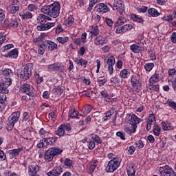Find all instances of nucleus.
I'll return each mask as SVG.
<instances>
[{
	"instance_id": "f257e3e1",
	"label": "nucleus",
	"mask_w": 176,
	"mask_h": 176,
	"mask_svg": "<svg viewBox=\"0 0 176 176\" xmlns=\"http://www.w3.org/2000/svg\"><path fill=\"white\" fill-rule=\"evenodd\" d=\"M60 9H61L60 4L58 2L55 1L50 6L42 7L41 12L44 13V14H47V16L53 17V19H57L60 16Z\"/></svg>"
},
{
	"instance_id": "f03ea898",
	"label": "nucleus",
	"mask_w": 176,
	"mask_h": 176,
	"mask_svg": "<svg viewBox=\"0 0 176 176\" xmlns=\"http://www.w3.org/2000/svg\"><path fill=\"white\" fill-rule=\"evenodd\" d=\"M32 75V64L28 63L25 66H23L17 71V76L21 78V80L25 82L31 78Z\"/></svg>"
},
{
	"instance_id": "7ed1b4c3",
	"label": "nucleus",
	"mask_w": 176,
	"mask_h": 176,
	"mask_svg": "<svg viewBox=\"0 0 176 176\" xmlns=\"http://www.w3.org/2000/svg\"><path fill=\"white\" fill-rule=\"evenodd\" d=\"M63 153V149L57 147L50 148L45 152L44 159L50 162L53 160L54 156L61 155Z\"/></svg>"
},
{
	"instance_id": "20e7f679",
	"label": "nucleus",
	"mask_w": 176,
	"mask_h": 176,
	"mask_svg": "<svg viewBox=\"0 0 176 176\" xmlns=\"http://www.w3.org/2000/svg\"><path fill=\"white\" fill-rule=\"evenodd\" d=\"M120 163H122V159L120 158H113V160H110L106 167V172L115 173L119 168Z\"/></svg>"
},
{
	"instance_id": "39448f33",
	"label": "nucleus",
	"mask_w": 176,
	"mask_h": 176,
	"mask_svg": "<svg viewBox=\"0 0 176 176\" xmlns=\"http://www.w3.org/2000/svg\"><path fill=\"white\" fill-rule=\"evenodd\" d=\"M19 118H20V111H16L13 113L7 121V125L9 126L10 130H12L14 126V124L19 122Z\"/></svg>"
},
{
	"instance_id": "423d86ee",
	"label": "nucleus",
	"mask_w": 176,
	"mask_h": 176,
	"mask_svg": "<svg viewBox=\"0 0 176 176\" xmlns=\"http://www.w3.org/2000/svg\"><path fill=\"white\" fill-rule=\"evenodd\" d=\"M56 141H57V137L43 138V140H40V142L37 144V148H43V146L53 145Z\"/></svg>"
},
{
	"instance_id": "0eeeda50",
	"label": "nucleus",
	"mask_w": 176,
	"mask_h": 176,
	"mask_svg": "<svg viewBox=\"0 0 176 176\" xmlns=\"http://www.w3.org/2000/svg\"><path fill=\"white\" fill-rule=\"evenodd\" d=\"M113 65H115V57L111 56L108 58L104 66L105 68H108L109 75H112L113 74Z\"/></svg>"
},
{
	"instance_id": "6e6552de",
	"label": "nucleus",
	"mask_w": 176,
	"mask_h": 176,
	"mask_svg": "<svg viewBox=\"0 0 176 176\" xmlns=\"http://www.w3.org/2000/svg\"><path fill=\"white\" fill-rule=\"evenodd\" d=\"M43 45L47 49V50H50V52H53V50H57V49H58L57 44L50 40L43 41Z\"/></svg>"
},
{
	"instance_id": "1a4fd4ad",
	"label": "nucleus",
	"mask_w": 176,
	"mask_h": 176,
	"mask_svg": "<svg viewBox=\"0 0 176 176\" xmlns=\"http://www.w3.org/2000/svg\"><path fill=\"white\" fill-rule=\"evenodd\" d=\"M173 171V168L168 166V165H166L160 168V175L171 176Z\"/></svg>"
},
{
	"instance_id": "9d476101",
	"label": "nucleus",
	"mask_w": 176,
	"mask_h": 176,
	"mask_svg": "<svg viewBox=\"0 0 176 176\" xmlns=\"http://www.w3.org/2000/svg\"><path fill=\"white\" fill-rule=\"evenodd\" d=\"M173 171V168L168 166V165H166L160 168V175L171 176Z\"/></svg>"
},
{
	"instance_id": "9b49d317",
	"label": "nucleus",
	"mask_w": 176,
	"mask_h": 176,
	"mask_svg": "<svg viewBox=\"0 0 176 176\" xmlns=\"http://www.w3.org/2000/svg\"><path fill=\"white\" fill-rule=\"evenodd\" d=\"M95 9L96 12H98V13H100L101 14H104V13H108L111 10L108 8V6H107L104 3H100L98 4Z\"/></svg>"
},
{
	"instance_id": "f8f14e48",
	"label": "nucleus",
	"mask_w": 176,
	"mask_h": 176,
	"mask_svg": "<svg viewBox=\"0 0 176 176\" xmlns=\"http://www.w3.org/2000/svg\"><path fill=\"white\" fill-rule=\"evenodd\" d=\"M48 69L51 71H60V72H64V65L60 63H55L48 65Z\"/></svg>"
},
{
	"instance_id": "ddd939ff",
	"label": "nucleus",
	"mask_w": 176,
	"mask_h": 176,
	"mask_svg": "<svg viewBox=\"0 0 176 176\" xmlns=\"http://www.w3.org/2000/svg\"><path fill=\"white\" fill-rule=\"evenodd\" d=\"M152 124H156V117L155 114H150L147 120L146 130L149 131L152 129Z\"/></svg>"
},
{
	"instance_id": "4468645a",
	"label": "nucleus",
	"mask_w": 176,
	"mask_h": 176,
	"mask_svg": "<svg viewBox=\"0 0 176 176\" xmlns=\"http://www.w3.org/2000/svg\"><path fill=\"white\" fill-rule=\"evenodd\" d=\"M22 151H23L22 147L10 150L8 152L10 159H14V157H17V156H19V155H20V152H22Z\"/></svg>"
},
{
	"instance_id": "2eb2a0df",
	"label": "nucleus",
	"mask_w": 176,
	"mask_h": 176,
	"mask_svg": "<svg viewBox=\"0 0 176 176\" xmlns=\"http://www.w3.org/2000/svg\"><path fill=\"white\" fill-rule=\"evenodd\" d=\"M21 90L28 96H34V91L28 84H23L22 87H21Z\"/></svg>"
},
{
	"instance_id": "dca6fc26",
	"label": "nucleus",
	"mask_w": 176,
	"mask_h": 176,
	"mask_svg": "<svg viewBox=\"0 0 176 176\" xmlns=\"http://www.w3.org/2000/svg\"><path fill=\"white\" fill-rule=\"evenodd\" d=\"M131 83L132 87H135V89H139L141 87V80L137 79L135 76H132L131 79Z\"/></svg>"
},
{
	"instance_id": "f3484780",
	"label": "nucleus",
	"mask_w": 176,
	"mask_h": 176,
	"mask_svg": "<svg viewBox=\"0 0 176 176\" xmlns=\"http://www.w3.org/2000/svg\"><path fill=\"white\" fill-rule=\"evenodd\" d=\"M63 173V168L61 166L54 167L53 170L47 173L48 176H60Z\"/></svg>"
},
{
	"instance_id": "a211bd4d",
	"label": "nucleus",
	"mask_w": 176,
	"mask_h": 176,
	"mask_svg": "<svg viewBox=\"0 0 176 176\" xmlns=\"http://www.w3.org/2000/svg\"><path fill=\"white\" fill-rule=\"evenodd\" d=\"M141 122V119L138 118L135 114H133L129 120V124L137 129V124Z\"/></svg>"
},
{
	"instance_id": "6ab92c4d",
	"label": "nucleus",
	"mask_w": 176,
	"mask_h": 176,
	"mask_svg": "<svg viewBox=\"0 0 176 176\" xmlns=\"http://www.w3.org/2000/svg\"><path fill=\"white\" fill-rule=\"evenodd\" d=\"M28 171L30 174H32V176L36 175V173L39 171V166L35 164H32L29 166Z\"/></svg>"
},
{
	"instance_id": "aec40b11",
	"label": "nucleus",
	"mask_w": 176,
	"mask_h": 176,
	"mask_svg": "<svg viewBox=\"0 0 176 176\" xmlns=\"http://www.w3.org/2000/svg\"><path fill=\"white\" fill-rule=\"evenodd\" d=\"M161 124H162V130H164V131H168V130H174V126H173V124L168 122L163 121Z\"/></svg>"
},
{
	"instance_id": "412c9836",
	"label": "nucleus",
	"mask_w": 176,
	"mask_h": 176,
	"mask_svg": "<svg viewBox=\"0 0 176 176\" xmlns=\"http://www.w3.org/2000/svg\"><path fill=\"white\" fill-rule=\"evenodd\" d=\"M96 167H97V160H94L88 164L87 170L89 171V174H91V173H94Z\"/></svg>"
},
{
	"instance_id": "4be33fe9",
	"label": "nucleus",
	"mask_w": 176,
	"mask_h": 176,
	"mask_svg": "<svg viewBox=\"0 0 176 176\" xmlns=\"http://www.w3.org/2000/svg\"><path fill=\"white\" fill-rule=\"evenodd\" d=\"M74 63L78 64V65H80L81 67H83V65H85V67H86V65H87V60H86L80 57L75 58Z\"/></svg>"
},
{
	"instance_id": "5701e85b",
	"label": "nucleus",
	"mask_w": 176,
	"mask_h": 176,
	"mask_svg": "<svg viewBox=\"0 0 176 176\" xmlns=\"http://www.w3.org/2000/svg\"><path fill=\"white\" fill-rule=\"evenodd\" d=\"M127 20H126V18L124 16H120L118 17L117 21L114 23V27L116 28V27H119L120 25H123L124 23H126Z\"/></svg>"
},
{
	"instance_id": "b1692460",
	"label": "nucleus",
	"mask_w": 176,
	"mask_h": 176,
	"mask_svg": "<svg viewBox=\"0 0 176 176\" xmlns=\"http://www.w3.org/2000/svg\"><path fill=\"white\" fill-rule=\"evenodd\" d=\"M159 74H154L150 78H149V83L150 86H152L153 85H155V83H157V82H159Z\"/></svg>"
},
{
	"instance_id": "393cba45",
	"label": "nucleus",
	"mask_w": 176,
	"mask_h": 176,
	"mask_svg": "<svg viewBox=\"0 0 176 176\" xmlns=\"http://www.w3.org/2000/svg\"><path fill=\"white\" fill-rule=\"evenodd\" d=\"M107 42H108V41L105 38H96L95 39L94 43L97 46H100V45H104V44L107 43Z\"/></svg>"
},
{
	"instance_id": "a878e982",
	"label": "nucleus",
	"mask_w": 176,
	"mask_h": 176,
	"mask_svg": "<svg viewBox=\"0 0 176 176\" xmlns=\"http://www.w3.org/2000/svg\"><path fill=\"white\" fill-rule=\"evenodd\" d=\"M47 19V16L43 14H40L37 16V22L39 23L40 24H45Z\"/></svg>"
},
{
	"instance_id": "bb28decb",
	"label": "nucleus",
	"mask_w": 176,
	"mask_h": 176,
	"mask_svg": "<svg viewBox=\"0 0 176 176\" xmlns=\"http://www.w3.org/2000/svg\"><path fill=\"white\" fill-rule=\"evenodd\" d=\"M131 19L133 21H136V23H144V19L138 16V15L135 14H131Z\"/></svg>"
},
{
	"instance_id": "cd10ccee",
	"label": "nucleus",
	"mask_w": 176,
	"mask_h": 176,
	"mask_svg": "<svg viewBox=\"0 0 176 176\" xmlns=\"http://www.w3.org/2000/svg\"><path fill=\"white\" fill-rule=\"evenodd\" d=\"M8 53L10 58H17V57L19 56V50H17V49L16 48L11 50Z\"/></svg>"
},
{
	"instance_id": "c85d7f7f",
	"label": "nucleus",
	"mask_w": 176,
	"mask_h": 176,
	"mask_svg": "<svg viewBox=\"0 0 176 176\" xmlns=\"http://www.w3.org/2000/svg\"><path fill=\"white\" fill-rule=\"evenodd\" d=\"M159 90V85H151V82H149L148 86L147 87V91H158Z\"/></svg>"
},
{
	"instance_id": "c756f323",
	"label": "nucleus",
	"mask_w": 176,
	"mask_h": 176,
	"mask_svg": "<svg viewBox=\"0 0 176 176\" xmlns=\"http://www.w3.org/2000/svg\"><path fill=\"white\" fill-rule=\"evenodd\" d=\"M130 49L133 53H139L141 52V47L138 46L137 44L131 45Z\"/></svg>"
},
{
	"instance_id": "7c9ffc66",
	"label": "nucleus",
	"mask_w": 176,
	"mask_h": 176,
	"mask_svg": "<svg viewBox=\"0 0 176 176\" xmlns=\"http://www.w3.org/2000/svg\"><path fill=\"white\" fill-rule=\"evenodd\" d=\"M55 133L56 135H58L59 137H63L64 134H65V131L64 130V128H63V126L60 125V126L55 131Z\"/></svg>"
},
{
	"instance_id": "2f4dec72",
	"label": "nucleus",
	"mask_w": 176,
	"mask_h": 176,
	"mask_svg": "<svg viewBox=\"0 0 176 176\" xmlns=\"http://www.w3.org/2000/svg\"><path fill=\"white\" fill-rule=\"evenodd\" d=\"M148 14L152 16V17H157V16L160 14L159 12H157V10L155 8H150L148 9Z\"/></svg>"
},
{
	"instance_id": "473e14b6",
	"label": "nucleus",
	"mask_w": 176,
	"mask_h": 176,
	"mask_svg": "<svg viewBox=\"0 0 176 176\" xmlns=\"http://www.w3.org/2000/svg\"><path fill=\"white\" fill-rule=\"evenodd\" d=\"M153 132L154 133L155 135L159 137L160 135V133L162 132V129L160 126H159V125L155 124Z\"/></svg>"
},
{
	"instance_id": "72a5a7b5",
	"label": "nucleus",
	"mask_w": 176,
	"mask_h": 176,
	"mask_svg": "<svg viewBox=\"0 0 176 176\" xmlns=\"http://www.w3.org/2000/svg\"><path fill=\"white\" fill-rule=\"evenodd\" d=\"M63 89H61L60 86H54L53 92L57 96H61L63 94Z\"/></svg>"
},
{
	"instance_id": "f704fd0d",
	"label": "nucleus",
	"mask_w": 176,
	"mask_h": 176,
	"mask_svg": "<svg viewBox=\"0 0 176 176\" xmlns=\"http://www.w3.org/2000/svg\"><path fill=\"white\" fill-rule=\"evenodd\" d=\"M0 93L2 94H8L9 89H8V87L4 85L3 84L0 83Z\"/></svg>"
},
{
	"instance_id": "c9c22d12",
	"label": "nucleus",
	"mask_w": 176,
	"mask_h": 176,
	"mask_svg": "<svg viewBox=\"0 0 176 176\" xmlns=\"http://www.w3.org/2000/svg\"><path fill=\"white\" fill-rule=\"evenodd\" d=\"M74 21H75V19L73 16H69L66 21H65L64 24L65 25H67L68 27L74 24Z\"/></svg>"
},
{
	"instance_id": "e433bc0d",
	"label": "nucleus",
	"mask_w": 176,
	"mask_h": 176,
	"mask_svg": "<svg viewBox=\"0 0 176 176\" xmlns=\"http://www.w3.org/2000/svg\"><path fill=\"white\" fill-rule=\"evenodd\" d=\"M124 131L127 133V134H131V133H135L137 131V128L135 126H129V127H125Z\"/></svg>"
},
{
	"instance_id": "4c0bfd02",
	"label": "nucleus",
	"mask_w": 176,
	"mask_h": 176,
	"mask_svg": "<svg viewBox=\"0 0 176 176\" xmlns=\"http://www.w3.org/2000/svg\"><path fill=\"white\" fill-rule=\"evenodd\" d=\"M4 86H6L7 87H9L12 85V78H6L3 80L2 82Z\"/></svg>"
},
{
	"instance_id": "58836bf2",
	"label": "nucleus",
	"mask_w": 176,
	"mask_h": 176,
	"mask_svg": "<svg viewBox=\"0 0 176 176\" xmlns=\"http://www.w3.org/2000/svg\"><path fill=\"white\" fill-rule=\"evenodd\" d=\"M1 72L4 76H12L13 75V71L10 69H5Z\"/></svg>"
},
{
	"instance_id": "ea45409f",
	"label": "nucleus",
	"mask_w": 176,
	"mask_h": 176,
	"mask_svg": "<svg viewBox=\"0 0 176 176\" xmlns=\"http://www.w3.org/2000/svg\"><path fill=\"white\" fill-rule=\"evenodd\" d=\"M91 34V35H94V36H97V35L100 34V30H98V26H92Z\"/></svg>"
},
{
	"instance_id": "a19ab883",
	"label": "nucleus",
	"mask_w": 176,
	"mask_h": 176,
	"mask_svg": "<svg viewBox=\"0 0 176 176\" xmlns=\"http://www.w3.org/2000/svg\"><path fill=\"white\" fill-rule=\"evenodd\" d=\"M91 140L95 142H97V144H102V140L96 134H92Z\"/></svg>"
},
{
	"instance_id": "79ce46f5",
	"label": "nucleus",
	"mask_w": 176,
	"mask_h": 176,
	"mask_svg": "<svg viewBox=\"0 0 176 176\" xmlns=\"http://www.w3.org/2000/svg\"><path fill=\"white\" fill-rule=\"evenodd\" d=\"M56 41H58V42H59V43L64 45V43H67V42H68V41H69V38L68 37H58L56 38Z\"/></svg>"
},
{
	"instance_id": "37998d69",
	"label": "nucleus",
	"mask_w": 176,
	"mask_h": 176,
	"mask_svg": "<svg viewBox=\"0 0 176 176\" xmlns=\"http://www.w3.org/2000/svg\"><path fill=\"white\" fill-rule=\"evenodd\" d=\"M166 104L172 108V109H174V111H176V102L174 101H172L171 100L168 99L166 102Z\"/></svg>"
},
{
	"instance_id": "c03bdc74",
	"label": "nucleus",
	"mask_w": 176,
	"mask_h": 176,
	"mask_svg": "<svg viewBox=\"0 0 176 176\" xmlns=\"http://www.w3.org/2000/svg\"><path fill=\"white\" fill-rule=\"evenodd\" d=\"M153 67H155L154 63H146L144 65V68L146 71H147V72H151V71H152V69H153Z\"/></svg>"
},
{
	"instance_id": "a18cd8bd",
	"label": "nucleus",
	"mask_w": 176,
	"mask_h": 176,
	"mask_svg": "<svg viewBox=\"0 0 176 176\" xmlns=\"http://www.w3.org/2000/svg\"><path fill=\"white\" fill-rule=\"evenodd\" d=\"M23 20H28V19H32V13L27 12L26 13L21 15Z\"/></svg>"
},
{
	"instance_id": "49530a36",
	"label": "nucleus",
	"mask_w": 176,
	"mask_h": 176,
	"mask_svg": "<svg viewBox=\"0 0 176 176\" xmlns=\"http://www.w3.org/2000/svg\"><path fill=\"white\" fill-rule=\"evenodd\" d=\"M36 30L38 31H47V25L45 23H41L40 25H38L36 27Z\"/></svg>"
},
{
	"instance_id": "de8ad7c7",
	"label": "nucleus",
	"mask_w": 176,
	"mask_h": 176,
	"mask_svg": "<svg viewBox=\"0 0 176 176\" xmlns=\"http://www.w3.org/2000/svg\"><path fill=\"white\" fill-rule=\"evenodd\" d=\"M64 164L67 166V167H71L74 165V161H72L71 159L69 158H66L64 162Z\"/></svg>"
},
{
	"instance_id": "09e8293b",
	"label": "nucleus",
	"mask_w": 176,
	"mask_h": 176,
	"mask_svg": "<svg viewBox=\"0 0 176 176\" xmlns=\"http://www.w3.org/2000/svg\"><path fill=\"white\" fill-rule=\"evenodd\" d=\"M127 173L128 176H135V169H134V166L129 167Z\"/></svg>"
},
{
	"instance_id": "8fccbe9b",
	"label": "nucleus",
	"mask_w": 176,
	"mask_h": 176,
	"mask_svg": "<svg viewBox=\"0 0 176 176\" xmlns=\"http://www.w3.org/2000/svg\"><path fill=\"white\" fill-rule=\"evenodd\" d=\"M10 27L17 28L19 27V22H17V20L12 19L11 22L10 23Z\"/></svg>"
},
{
	"instance_id": "3c124183",
	"label": "nucleus",
	"mask_w": 176,
	"mask_h": 176,
	"mask_svg": "<svg viewBox=\"0 0 176 176\" xmlns=\"http://www.w3.org/2000/svg\"><path fill=\"white\" fill-rule=\"evenodd\" d=\"M124 32H127V31H130L133 30V25L131 24H126L122 26Z\"/></svg>"
},
{
	"instance_id": "603ef678",
	"label": "nucleus",
	"mask_w": 176,
	"mask_h": 176,
	"mask_svg": "<svg viewBox=\"0 0 176 176\" xmlns=\"http://www.w3.org/2000/svg\"><path fill=\"white\" fill-rule=\"evenodd\" d=\"M120 2H122V0H113L112 4L109 3V6H111V8H116L118 5H120Z\"/></svg>"
},
{
	"instance_id": "864d4df0",
	"label": "nucleus",
	"mask_w": 176,
	"mask_h": 176,
	"mask_svg": "<svg viewBox=\"0 0 176 176\" xmlns=\"http://www.w3.org/2000/svg\"><path fill=\"white\" fill-rule=\"evenodd\" d=\"M70 114V118H72V119H75L78 118V113H79V112L78 111L76 110H70L69 111Z\"/></svg>"
},
{
	"instance_id": "5fc2aeb1",
	"label": "nucleus",
	"mask_w": 176,
	"mask_h": 176,
	"mask_svg": "<svg viewBox=\"0 0 176 176\" xmlns=\"http://www.w3.org/2000/svg\"><path fill=\"white\" fill-rule=\"evenodd\" d=\"M62 127L63 128V130H66V131H71L72 130V127L71 126V124L67 123L61 124Z\"/></svg>"
},
{
	"instance_id": "6e6d98bb",
	"label": "nucleus",
	"mask_w": 176,
	"mask_h": 176,
	"mask_svg": "<svg viewBox=\"0 0 176 176\" xmlns=\"http://www.w3.org/2000/svg\"><path fill=\"white\" fill-rule=\"evenodd\" d=\"M3 98H0V109H3V108H5V100H6V95H4Z\"/></svg>"
},
{
	"instance_id": "4d7b16f0",
	"label": "nucleus",
	"mask_w": 176,
	"mask_h": 176,
	"mask_svg": "<svg viewBox=\"0 0 176 176\" xmlns=\"http://www.w3.org/2000/svg\"><path fill=\"white\" fill-rule=\"evenodd\" d=\"M12 47H14V45H13V44H8L2 47V51L6 52V50L12 49Z\"/></svg>"
},
{
	"instance_id": "13d9d810",
	"label": "nucleus",
	"mask_w": 176,
	"mask_h": 176,
	"mask_svg": "<svg viewBox=\"0 0 176 176\" xmlns=\"http://www.w3.org/2000/svg\"><path fill=\"white\" fill-rule=\"evenodd\" d=\"M19 9H20L19 6H12L10 8V13H12V14H14L17 13V12H19Z\"/></svg>"
},
{
	"instance_id": "bf43d9fd",
	"label": "nucleus",
	"mask_w": 176,
	"mask_h": 176,
	"mask_svg": "<svg viewBox=\"0 0 176 176\" xmlns=\"http://www.w3.org/2000/svg\"><path fill=\"white\" fill-rule=\"evenodd\" d=\"M127 75H128V72H127V69H124L120 73V76L121 78H127Z\"/></svg>"
},
{
	"instance_id": "052dcab7",
	"label": "nucleus",
	"mask_w": 176,
	"mask_h": 176,
	"mask_svg": "<svg viewBox=\"0 0 176 176\" xmlns=\"http://www.w3.org/2000/svg\"><path fill=\"white\" fill-rule=\"evenodd\" d=\"M45 46H43V43L38 45V54H45Z\"/></svg>"
},
{
	"instance_id": "680f3d73",
	"label": "nucleus",
	"mask_w": 176,
	"mask_h": 176,
	"mask_svg": "<svg viewBox=\"0 0 176 176\" xmlns=\"http://www.w3.org/2000/svg\"><path fill=\"white\" fill-rule=\"evenodd\" d=\"M64 31V29H63V25L61 24H59L57 25L55 32L56 34H60V32H63Z\"/></svg>"
},
{
	"instance_id": "e2e57ef3",
	"label": "nucleus",
	"mask_w": 176,
	"mask_h": 176,
	"mask_svg": "<svg viewBox=\"0 0 176 176\" xmlns=\"http://www.w3.org/2000/svg\"><path fill=\"white\" fill-rule=\"evenodd\" d=\"M36 78L37 79V80H36L37 85H41V83H42V82H43V77L39 76V74H36Z\"/></svg>"
},
{
	"instance_id": "0e129e2a",
	"label": "nucleus",
	"mask_w": 176,
	"mask_h": 176,
	"mask_svg": "<svg viewBox=\"0 0 176 176\" xmlns=\"http://www.w3.org/2000/svg\"><path fill=\"white\" fill-rule=\"evenodd\" d=\"M146 10H148V7L146 6H142V8H138V11L139 12V13H146Z\"/></svg>"
},
{
	"instance_id": "69168bd1",
	"label": "nucleus",
	"mask_w": 176,
	"mask_h": 176,
	"mask_svg": "<svg viewBox=\"0 0 176 176\" xmlns=\"http://www.w3.org/2000/svg\"><path fill=\"white\" fill-rule=\"evenodd\" d=\"M5 20V11L0 8V21Z\"/></svg>"
},
{
	"instance_id": "338daca9",
	"label": "nucleus",
	"mask_w": 176,
	"mask_h": 176,
	"mask_svg": "<svg viewBox=\"0 0 176 176\" xmlns=\"http://www.w3.org/2000/svg\"><path fill=\"white\" fill-rule=\"evenodd\" d=\"M106 24L109 25V27H112L113 25V21L109 18H106L105 19Z\"/></svg>"
},
{
	"instance_id": "774afa93",
	"label": "nucleus",
	"mask_w": 176,
	"mask_h": 176,
	"mask_svg": "<svg viewBox=\"0 0 176 176\" xmlns=\"http://www.w3.org/2000/svg\"><path fill=\"white\" fill-rule=\"evenodd\" d=\"M117 137H120V138H121V140H126V137L124 136V133L121 132V131H118L116 133Z\"/></svg>"
}]
</instances>
